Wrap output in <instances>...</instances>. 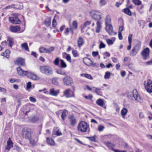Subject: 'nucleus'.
<instances>
[{
	"label": "nucleus",
	"mask_w": 152,
	"mask_h": 152,
	"mask_svg": "<svg viewBox=\"0 0 152 152\" xmlns=\"http://www.w3.org/2000/svg\"><path fill=\"white\" fill-rule=\"evenodd\" d=\"M104 143L109 149H111L112 150L114 149L113 148L115 147V145L109 142H104Z\"/></svg>",
	"instance_id": "b1692460"
},
{
	"label": "nucleus",
	"mask_w": 152,
	"mask_h": 152,
	"mask_svg": "<svg viewBox=\"0 0 152 152\" xmlns=\"http://www.w3.org/2000/svg\"><path fill=\"white\" fill-rule=\"evenodd\" d=\"M68 114V111L66 110H64L62 113L61 117L62 119L64 121L65 118L66 117Z\"/></svg>",
	"instance_id": "c85d7f7f"
},
{
	"label": "nucleus",
	"mask_w": 152,
	"mask_h": 152,
	"mask_svg": "<svg viewBox=\"0 0 152 152\" xmlns=\"http://www.w3.org/2000/svg\"><path fill=\"white\" fill-rule=\"evenodd\" d=\"M57 73L59 74H60L63 75H65L66 74V73L64 70L59 69L57 71Z\"/></svg>",
	"instance_id": "f704fd0d"
},
{
	"label": "nucleus",
	"mask_w": 152,
	"mask_h": 152,
	"mask_svg": "<svg viewBox=\"0 0 152 152\" xmlns=\"http://www.w3.org/2000/svg\"><path fill=\"white\" fill-rule=\"evenodd\" d=\"M62 55L63 58L66 59V60L69 63H71L72 61L71 57L69 54H68L66 53H63Z\"/></svg>",
	"instance_id": "a211bd4d"
},
{
	"label": "nucleus",
	"mask_w": 152,
	"mask_h": 152,
	"mask_svg": "<svg viewBox=\"0 0 152 152\" xmlns=\"http://www.w3.org/2000/svg\"><path fill=\"white\" fill-rule=\"evenodd\" d=\"M31 87V83L29 82H28L27 84L26 88L27 89H29Z\"/></svg>",
	"instance_id": "052dcab7"
},
{
	"label": "nucleus",
	"mask_w": 152,
	"mask_h": 152,
	"mask_svg": "<svg viewBox=\"0 0 152 152\" xmlns=\"http://www.w3.org/2000/svg\"><path fill=\"white\" fill-rule=\"evenodd\" d=\"M22 47L24 48L26 50L28 51V48L27 43H24L21 44Z\"/></svg>",
	"instance_id": "e433bc0d"
},
{
	"label": "nucleus",
	"mask_w": 152,
	"mask_h": 152,
	"mask_svg": "<svg viewBox=\"0 0 152 152\" xmlns=\"http://www.w3.org/2000/svg\"><path fill=\"white\" fill-rule=\"evenodd\" d=\"M10 54V51L8 50H7L4 53H1V55L4 56L8 58H9Z\"/></svg>",
	"instance_id": "6ab92c4d"
},
{
	"label": "nucleus",
	"mask_w": 152,
	"mask_h": 152,
	"mask_svg": "<svg viewBox=\"0 0 152 152\" xmlns=\"http://www.w3.org/2000/svg\"><path fill=\"white\" fill-rule=\"evenodd\" d=\"M132 34H129L128 37V42L129 43H132Z\"/></svg>",
	"instance_id": "3c124183"
},
{
	"label": "nucleus",
	"mask_w": 152,
	"mask_h": 152,
	"mask_svg": "<svg viewBox=\"0 0 152 152\" xmlns=\"http://www.w3.org/2000/svg\"><path fill=\"white\" fill-rule=\"evenodd\" d=\"M81 76H83L85 77L90 80H92L93 77L91 75L88 74H80Z\"/></svg>",
	"instance_id": "7c9ffc66"
},
{
	"label": "nucleus",
	"mask_w": 152,
	"mask_h": 152,
	"mask_svg": "<svg viewBox=\"0 0 152 152\" xmlns=\"http://www.w3.org/2000/svg\"><path fill=\"white\" fill-rule=\"evenodd\" d=\"M144 85L146 91L149 93H152V80L148 79L144 81Z\"/></svg>",
	"instance_id": "0eeeda50"
},
{
	"label": "nucleus",
	"mask_w": 152,
	"mask_h": 152,
	"mask_svg": "<svg viewBox=\"0 0 152 152\" xmlns=\"http://www.w3.org/2000/svg\"><path fill=\"white\" fill-rule=\"evenodd\" d=\"M45 24L47 26H49L51 23V19L50 18H48L45 20Z\"/></svg>",
	"instance_id": "72a5a7b5"
},
{
	"label": "nucleus",
	"mask_w": 152,
	"mask_h": 152,
	"mask_svg": "<svg viewBox=\"0 0 152 152\" xmlns=\"http://www.w3.org/2000/svg\"><path fill=\"white\" fill-rule=\"evenodd\" d=\"M113 151L115 152H126V151H120L118 149H113Z\"/></svg>",
	"instance_id": "338daca9"
},
{
	"label": "nucleus",
	"mask_w": 152,
	"mask_h": 152,
	"mask_svg": "<svg viewBox=\"0 0 152 152\" xmlns=\"http://www.w3.org/2000/svg\"><path fill=\"white\" fill-rule=\"evenodd\" d=\"M99 3L100 5L102 6L105 5L106 3L105 0H100Z\"/></svg>",
	"instance_id": "09e8293b"
},
{
	"label": "nucleus",
	"mask_w": 152,
	"mask_h": 152,
	"mask_svg": "<svg viewBox=\"0 0 152 152\" xmlns=\"http://www.w3.org/2000/svg\"><path fill=\"white\" fill-rule=\"evenodd\" d=\"M22 134L23 137L28 139L30 143L32 146L37 145L38 136L36 134H32L31 131L28 129H24L22 130Z\"/></svg>",
	"instance_id": "f257e3e1"
},
{
	"label": "nucleus",
	"mask_w": 152,
	"mask_h": 152,
	"mask_svg": "<svg viewBox=\"0 0 152 152\" xmlns=\"http://www.w3.org/2000/svg\"><path fill=\"white\" fill-rule=\"evenodd\" d=\"M133 2L136 5H140L142 4L141 1L139 0H132Z\"/></svg>",
	"instance_id": "c9c22d12"
},
{
	"label": "nucleus",
	"mask_w": 152,
	"mask_h": 152,
	"mask_svg": "<svg viewBox=\"0 0 152 152\" xmlns=\"http://www.w3.org/2000/svg\"><path fill=\"white\" fill-rule=\"evenodd\" d=\"M39 70L42 73L47 75L53 74V70L52 68L48 66H40Z\"/></svg>",
	"instance_id": "423d86ee"
},
{
	"label": "nucleus",
	"mask_w": 152,
	"mask_h": 152,
	"mask_svg": "<svg viewBox=\"0 0 152 152\" xmlns=\"http://www.w3.org/2000/svg\"><path fill=\"white\" fill-rule=\"evenodd\" d=\"M20 28L17 26H11L10 27V30L12 32H17L19 31Z\"/></svg>",
	"instance_id": "aec40b11"
},
{
	"label": "nucleus",
	"mask_w": 152,
	"mask_h": 152,
	"mask_svg": "<svg viewBox=\"0 0 152 152\" xmlns=\"http://www.w3.org/2000/svg\"><path fill=\"white\" fill-rule=\"evenodd\" d=\"M29 100L30 101L33 102H35L36 101V99L35 98L32 97H30Z\"/></svg>",
	"instance_id": "13d9d810"
},
{
	"label": "nucleus",
	"mask_w": 152,
	"mask_h": 152,
	"mask_svg": "<svg viewBox=\"0 0 152 152\" xmlns=\"http://www.w3.org/2000/svg\"><path fill=\"white\" fill-rule=\"evenodd\" d=\"M137 53V52L133 48L132 51L130 52V54L131 56H134L136 55Z\"/></svg>",
	"instance_id": "58836bf2"
},
{
	"label": "nucleus",
	"mask_w": 152,
	"mask_h": 152,
	"mask_svg": "<svg viewBox=\"0 0 152 152\" xmlns=\"http://www.w3.org/2000/svg\"><path fill=\"white\" fill-rule=\"evenodd\" d=\"M139 117L140 119H143L144 118V115L143 113L142 112H140L139 113Z\"/></svg>",
	"instance_id": "864d4df0"
},
{
	"label": "nucleus",
	"mask_w": 152,
	"mask_h": 152,
	"mask_svg": "<svg viewBox=\"0 0 152 152\" xmlns=\"http://www.w3.org/2000/svg\"><path fill=\"white\" fill-rule=\"evenodd\" d=\"M105 47V44L103 43L102 42H100V44L99 45V48L101 49L102 48H104Z\"/></svg>",
	"instance_id": "37998d69"
},
{
	"label": "nucleus",
	"mask_w": 152,
	"mask_h": 152,
	"mask_svg": "<svg viewBox=\"0 0 152 152\" xmlns=\"http://www.w3.org/2000/svg\"><path fill=\"white\" fill-rule=\"evenodd\" d=\"M9 44V46L12 48L14 44L13 39L11 38L8 37L7 40Z\"/></svg>",
	"instance_id": "c756f323"
},
{
	"label": "nucleus",
	"mask_w": 152,
	"mask_h": 152,
	"mask_svg": "<svg viewBox=\"0 0 152 152\" xmlns=\"http://www.w3.org/2000/svg\"><path fill=\"white\" fill-rule=\"evenodd\" d=\"M39 117L38 116H35L31 117L29 119L30 122L32 123H35L39 120Z\"/></svg>",
	"instance_id": "393cba45"
},
{
	"label": "nucleus",
	"mask_w": 152,
	"mask_h": 152,
	"mask_svg": "<svg viewBox=\"0 0 152 152\" xmlns=\"http://www.w3.org/2000/svg\"><path fill=\"white\" fill-rule=\"evenodd\" d=\"M59 58H56L54 61V64L56 65H58L59 63Z\"/></svg>",
	"instance_id": "79ce46f5"
},
{
	"label": "nucleus",
	"mask_w": 152,
	"mask_h": 152,
	"mask_svg": "<svg viewBox=\"0 0 152 152\" xmlns=\"http://www.w3.org/2000/svg\"><path fill=\"white\" fill-rule=\"evenodd\" d=\"M7 145L5 148L6 150L9 151L10 148L13 147V142L10 138H9L7 142Z\"/></svg>",
	"instance_id": "2eb2a0df"
},
{
	"label": "nucleus",
	"mask_w": 152,
	"mask_h": 152,
	"mask_svg": "<svg viewBox=\"0 0 152 152\" xmlns=\"http://www.w3.org/2000/svg\"><path fill=\"white\" fill-rule=\"evenodd\" d=\"M111 19L110 16L107 15L106 16V18L105 20V25L110 24L111 23Z\"/></svg>",
	"instance_id": "2f4dec72"
},
{
	"label": "nucleus",
	"mask_w": 152,
	"mask_h": 152,
	"mask_svg": "<svg viewBox=\"0 0 152 152\" xmlns=\"http://www.w3.org/2000/svg\"><path fill=\"white\" fill-rule=\"evenodd\" d=\"M0 92H3V93L4 94L6 92V90L5 89L1 88V89H0Z\"/></svg>",
	"instance_id": "69168bd1"
},
{
	"label": "nucleus",
	"mask_w": 152,
	"mask_h": 152,
	"mask_svg": "<svg viewBox=\"0 0 152 152\" xmlns=\"http://www.w3.org/2000/svg\"><path fill=\"white\" fill-rule=\"evenodd\" d=\"M52 82L53 84L58 85V79L57 78H54L52 80Z\"/></svg>",
	"instance_id": "ea45409f"
},
{
	"label": "nucleus",
	"mask_w": 152,
	"mask_h": 152,
	"mask_svg": "<svg viewBox=\"0 0 152 152\" xmlns=\"http://www.w3.org/2000/svg\"><path fill=\"white\" fill-rule=\"evenodd\" d=\"M64 83V85L69 86L72 82V79L69 76H67L63 79Z\"/></svg>",
	"instance_id": "ddd939ff"
},
{
	"label": "nucleus",
	"mask_w": 152,
	"mask_h": 152,
	"mask_svg": "<svg viewBox=\"0 0 152 152\" xmlns=\"http://www.w3.org/2000/svg\"><path fill=\"white\" fill-rule=\"evenodd\" d=\"M89 128V125L86 122L83 121H81L77 126L78 131L82 132H86Z\"/></svg>",
	"instance_id": "39448f33"
},
{
	"label": "nucleus",
	"mask_w": 152,
	"mask_h": 152,
	"mask_svg": "<svg viewBox=\"0 0 152 152\" xmlns=\"http://www.w3.org/2000/svg\"><path fill=\"white\" fill-rule=\"evenodd\" d=\"M72 26L73 28H77V23L76 21H74L72 23Z\"/></svg>",
	"instance_id": "49530a36"
},
{
	"label": "nucleus",
	"mask_w": 152,
	"mask_h": 152,
	"mask_svg": "<svg viewBox=\"0 0 152 152\" xmlns=\"http://www.w3.org/2000/svg\"><path fill=\"white\" fill-rule=\"evenodd\" d=\"M16 98L17 99L21 100L23 98V96L22 94H18L16 96Z\"/></svg>",
	"instance_id": "8fccbe9b"
},
{
	"label": "nucleus",
	"mask_w": 152,
	"mask_h": 152,
	"mask_svg": "<svg viewBox=\"0 0 152 152\" xmlns=\"http://www.w3.org/2000/svg\"><path fill=\"white\" fill-rule=\"evenodd\" d=\"M70 31V29L69 28H67L66 29L64 33L66 35H67L68 34V33Z\"/></svg>",
	"instance_id": "0e129e2a"
},
{
	"label": "nucleus",
	"mask_w": 152,
	"mask_h": 152,
	"mask_svg": "<svg viewBox=\"0 0 152 152\" xmlns=\"http://www.w3.org/2000/svg\"><path fill=\"white\" fill-rule=\"evenodd\" d=\"M14 62L15 64L23 66L25 64L24 60L20 58H18Z\"/></svg>",
	"instance_id": "dca6fc26"
},
{
	"label": "nucleus",
	"mask_w": 152,
	"mask_h": 152,
	"mask_svg": "<svg viewBox=\"0 0 152 152\" xmlns=\"http://www.w3.org/2000/svg\"><path fill=\"white\" fill-rule=\"evenodd\" d=\"M105 29L109 35H112L113 34V27L111 24L105 25Z\"/></svg>",
	"instance_id": "f3484780"
},
{
	"label": "nucleus",
	"mask_w": 152,
	"mask_h": 152,
	"mask_svg": "<svg viewBox=\"0 0 152 152\" xmlns=\"http://www.w3.org/2000/svg\"><path fill=\"white\" fill-rule=\"evenodd\" d=\"M127 97L129 99H133L134 98L137 102H141L142 101L141 98L136 91H133L132 92H129L128 93Z\"/></svg>",
	"instance_id": "20e7f679"
},
{
	"label": "nucleus",
	"mask_w": 152,
	"mask_h": 152,
	"mask_svg": "<svg viewBox=\"0 0 152 152\" xmlns=\"http://www.w3.org/2000/svg\"><path fill=\"white\" fill-rule=\"evenodd\" d=\"M100 89L99 88H97L95 87H93L92 88V91L93 92H95L97 94L100 95L102 96V93L101 91L99 92L98 91L100 90Z\"/></svg>",
	"instance_id": "bb28decb"
},
{
	"label": "nucleus",
	"mask_w": 152,
	"mask_h": 152,
	"mask_svg": "<svg viewBox=\"0 0 152 152\" xmlns=\"http://www.w3.org/2000/svg\"><path fill=\"white\" fill-rule=\"evenodd\" d=\"M59 91H55L54 88H52L50 90V94L51 95L54 96H57L59 93Z\"/></svg>",
	"instance_id": "5701e85b"
},
{
	"label": "nucleus",
	"mask_w": 152,
	"mask_h": 152,
	"mask_svg": "<svg viewBox=\"0 0 152 152\" xmlns=\"http://www.w3.org/2000/svg\"><path fill=\"white\" fill-rule=\"evenodd\" d=\"M86 138L89 139L91 141L95 142L96 140V138L95 136L92 137H86Z\"/></svg>",
	"instance_id": "de8ad7c7"
},
{
	"label": "nucleus",
	"mask_w": 152,
	"mask_h": 152,
	"mask_svg": "<svg viewBox=\"0 0 152 152\" xmlns=\"http://www.w3.org/2000/svg\"><path fill=\"white\" fill-rule=\"evenodd\" d=\"M72 53L74 57H76L77 56V51L75 50H72Z\"/></svg>",
	"instance_id": "6e6d98bb"
},
{
	"label": "nucleus",
	"mask_w": 152,
	"mask_h": 152,
	"mask_svg": "<svg viewBox=\"0 0 152 152\" xmlns=\"http://www.w3.org/2000/svg\"><path fill=\"white\" fill-rule=\"evenodd\" d=\"M99 54V53L98 52H94L93 51L92 52V55L94 57H96V56H98Z\"/></svg>",
	"instance_id": "5fc2aeb1"
},
{
	"label": "nucleus",
	"mask_w": 152,
	"mask_h": 152,
	"mask_svg": "<svg viewBox=\"0 0 152 152\" xmlns=\"http://www.w3.org/2000/svg\"><path fill=\"white\" fill-rule=\"evenodd\" d=\"M84 97L86 99H91L92 98V96L91 95H89L88 96H85Z\"/></svg>",
	"instance_id": "680f3d73"
},
{
	"label": "nucleus",
	"mask_w": 152,
	"mask_h": 152,
	"mask_svg": "<svg viewBox=\"0 0 152 152\" xmlns=\"http://www.w3.org/2000/svg\"><path fill=\"white\" fill-rule=\"evenodd\" d=\"M110 73L109 72H107L105 73L104 78L105 79H109L110 78Z\"/></svg>",
	"instance_id": "4c0bfd02"
},
{
	"label": "nucleus",
	"mask_w": 152,
	"mask_h": 152,
	"mask_svg": "<svg viewBox=\"0 0 152 152\" xmlns=\"http://www.w3.org/2000/svg\"><path fill=\"white\" fill-rule=\"evenodd\" d=\"M77 42V45L79 47H80L82 46L84 43L83 38L81 37L78 38Z\"/></svg>",
	"instance_id": "412c9836"
},
{
	"label": "nucleus",
	"mask_w": 152,
	"mask_h": 152,
	"mask_svg": "<svg viewBox=\"0 0 152 152\" xmlns=\"http://www.w3.org/2000/svg\"><path fill=\"white\" fill-rule=\"evenodd\" d=\"M106 41L108 45H113V42L110 39H107L106 40Z\"/></svg>",
	"instance_id": "a18cd8bd"
},
{
	"label": "nucleus",
	"mask_w": 152,
	"mask_h": 152,
	"mask_svg": "<svg viewBox=\"0 0 152 152\" xmlns=\"http://www.w3.org/2000/svg\"><path fill=\"white\" fill-rule=\"evenodd\" d=\"M103 14L99 11L93 10L90 12V15L91 17L94 20L97 21L96 32L99 33L102 28L100 20L102 19Z\"/></svg>",
	"instance_id": "f03ea898"
},
{
	"label": "nucleus",
	"mask_w": 152,
	"mask_h": 152,
	"mask_svg": "<svg viewBox=\"0 0 152 152\" xmlns=\"http://www.w3.org/2000/svg\"><path fill=\"white\" fill-rule=\"evenodd\" d=\"M124 12L126 14L131 16L132 15V12L128 8H125L123 10Z\"/></svg>",
	"instance_id": "473e14b6"
},
{
	"label": "nucleus",
	"mask_w": 152,
	"mask_h": 152,
	"mask_svg": "<svg viewBox=\"0 0 152 152\" xmlns=\"http://www.w3.org/2000/svg\"><path fill=\"white\" fill-rule=\"evenodd\" d=\"M68 118L70 123L69 127L72 128L75 126L77 123V120L73 115H69Z\"/></svg>",
	"instance_id": "6e6552de"
},
{
	"label": "nucleus",
	"mask_w": 152,
	"mask_h": 152,
	"mask_svg": "<svg viewBox=\"0 0 152 152\" xmlns=\"http://www.w3.org/2000/svg\"><path fill=\"white\" fill-rule=\"evenodd\" d=\"M128 110L125 108H123L121 110V114L122 116L123 117H124L127 113Z\"/></svg>",
	"instance_id": "a878e982"
},
{
	"label": "nucleus",
	"mask_w": 152,
	"mask_h": 152,
	"mask_svg": "<svg viewBox=\"0 0 152 152\" xmlns=\"http://www.w3.org/2000/svg\"><path fill=\"white\" fill-rule=\"evenodd\" d=\"M58 128H55L53 129V134L55 135L56 134V133L57 132V131L58 130Z\"/></svg>",
	"instance_id": "e2e57ef3"
},
{
	"label": "nucleus",
	"mask_w": 152,
	"mask_h": 152,
	"mask_svg": "<svg viewBox=\"0 0 152 152\" xmlns=\"http://www.w3.org/2000/svg\"><path fill=\"white\" fill-rule=\"evenodd\" d=\"M83 61L85 64L89 66L91 65L95 66L96 65V64L94 63L90 58L87 57L83 58Z\"/></svg>",
	"instance_id": "9b49d317"
},
{
	"label": "nucleus",
	"mask_w": 152,
	"mask_h": 152,
	"mask_svg": "<svg viewBox=\"0 0 152 152\" xmlns=\"http://www.w3.org/2000/svg\"><path fill=\"white\" fill-rule=\"evenodd\" d=\"M145 64L147 65H152V59L151 60L146 62Z\"/></svg>",
	"instance_id": "774afa93"
},
{
	"label": "nucleus",
	"mask_w": 152,
	"mask_h": 152,
	"mask_svg": "<svg viewBox=\"0 0 152 152\" xmlns=\"http://www.w3.org/2000/svg\"><path fill=\"white\" fill-rule=\"evenodd\" d=\"M57 23L56 20L54 19L52 22V25L53 27H55L56 26Z\"/></svg>",
	"instance_id": "bf43d9fd"
},
{
	"label": "nucleus",
	"mask_w": 152,
	"mask_h": 152,
	"mask_svg": "<svg viewBox=\"0 0 152 152\" xmlns=\"http://www.w3.org/2000/svg\"><path fill=\"white\" fill-rule=\"evenodd\" d=\"M96 104L101 107H103L104 105L103 100L100 99H98L96 101Z\"/></svg>",
	"instance_id": "cd10ccee"
},
{
	"label": "nucleus",
	"mask_w": 152,
	"mask_h": 152,
	"mask_svg": "<svg viewBox=\"0 0 152 152\" xmlns=\"http://www.w3.org/2000/svg\"><path fill=\"white\" fill-rule=\"evenodd\" d=\"M71 91V90L69 89H67L64 91V95L66 98H68L70 97H75V95L74 92H72V94H70V92Z\"/></svg>",
	"instance_id": "f8f14e48"
},
{
	"label": "nucleus",
	"mask_w": 152,
	"mask_h": 152,
	"mask_svg": "<svg viewBox=\"0 0 152 152\" xmlns=\"http://www.w3.org/2000/svg\"><path fill=\"white\" fill-rule=\"evenodd\" d=\"M104 128V126L100 125L98 126V130L99 132H101L103 131Z\"/></svg>",
	"instance_id": "603ef678"
},
{
	"label": "nucleus",
	"mask_w": 152,
	"mask_h": 152,
	"mask_svg": "<svg viewBox=\"0 0 152 152\" xmlns=\"http://www.w3.org/2000/svg\"><path fill=\"white\" fill-rule=\"evenodd\" d=\"M150 50L148 48L145 49L142 52V55L144 59L146 60L149 57Z\"/></svg>",
	"instance_id": "9d476101"
},
{
	"label": "nucleus",
	"mask_w": 152,
	"mask_h": 152,
	"mask_svg": "<svg viewBox=\"0 0 152 152\" xmlns=\"http://www.w3.org/2000/svg\"><path fill=\"white\" fill-rule=\"evenodd\" d=\"M54 50V48L53 47H51L48 49L43 47H41L39 49V52L41 53H50Z\"/></svg>",
	"instance_id": "1a4fd4ad"
},
{
	"label": "nucleus",
	"mask_w": 152,
	"mask_h": 152,
	"mask_svg": "<svg viewBox=\"0 0 152 152\" xmlns=\"http://www.w3.org/2000/svg\"><path fill=\"white\" fill-rule=\"evenodd\" d=\"M47 141L48 145H55L54 142L53 140L51 138L47 137Z\"/></svg>",
	"instance_id": "4be33fe9"
},
{
	"label": "nucleus",
	"mask_w": 152,
	"mask_h": 152,
	"mask_svg": "<svg viewBox=\"0 0 152 152\" xmlns=\"http://www.w3.org/2000/svg\"><path fill=\"white\" fill-rule=\"evenodd\" d=\"M61 64V67L65 68L66 67V65L64 61L62 60H60Z\"/></svg>",
	"instance_id": "a19ab883"
},
{
	"label": "nucleus",
	"mask_w": 152,
	"mask_h": 152,
	"mask_svg": "<svg viewBox=\"0 0 152 152\" xmlns=\"http://www.w3.org/2000/svg\"><path fill=\"white\" fill-rule=\"evenodd\" d=\"M9 20L11 23L13 24H18L20 23V20L17 17H9Z\"/></svg>",
	"instance_id": "4468645a"
},
{
	"label": "nucleus",
	"mask_w": 152,
	"mask_h": 152,
	"mask_svg": "<svg viewBox=\"0 0 152 152\" xmlns=\"http://www.w3.org/2000/svg\"><path fill=\"white\" fill-rule=\"evenodd\" d=\"M17 70L18 74L21 76H27L28 78L34 80H37L39 79V77L36 75L31 72L24 71L20 67L17 68Z\"/></svg>",
	"instance_id": "7ed1b4c3"
},
{
	"label": "nucleus",
	"mask_w": 152,
	"mask_h": 152,
	"mask_svg": "<svg viewBox=\"0 0 152 152\" xmlns=\"http://www.w3.org/2000/svg\"><path fill=\"white\" fill-rule=\"evenodd\" d=\"M103 54L106 57H109L110 56V54L107 52H106L103 53Z\"/></svg>",
	"instance_id": "4d7b16f0"
},
{
	"label": "nucleus",
	"mask_w": 152,
	"mask_h": 152,
	"mask_svg": "<svg viewBox=\"0 0 152 152\" xmlns=\"http://www.w3.org/2000/svg\"><path fill=\"white\" fill-rule=\"evenodd\" d=\"M140 48V46L138 44H137L133 48L135 51H137V52L139 50Z\"/></svg>",
	"instance_id": "c03bdc74"
}]
</instances>
